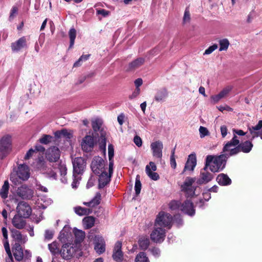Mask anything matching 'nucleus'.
<instances>
[{
  "instance_id": "obj_1",
  "label": "nucleus",
  "mask_w": 262,
  "mask_h": 262,
  "mask_svg": "<svg viewBox=\"0 0 262 262\" xmlns=\"http://www.w3.org/2000/svg\"><path fill=\"white\" fill-rule=\"evenodd\" d=\"M104 160L100 157H95L91 163V168L96 175L99 176L98 188L102 189L109 184L110 177L107 176V167Z\"/></svg>"
},
{
  "instance_id": "obj_2",
  "label": "nucleus",
  "mask_w": 262,
  "mask_h": 262,
  "mask_svg": "<svg viewBox=\"0 0 262 262\" xmlns=\"http://www.w3.org/2000/svg\"><path fill=\"white\" fill-rule=\"evenodd\" d=\"M227 159L222 154L219 156L208 155L206 158L205 165L212 172L222 171L226 164Z\"/></svg>"
},
{
  "instance_id": "obj_3",
  "label": "nucleus",
  "mask_w": 262,
  "mask_h": 262,
  "mask_svg": "<svg viewBox=\"0 0 262 262\" xmlns=\"http://www.w3.org/2000/svg\"><path fill=\"white\" fill-rule=\"evenodd\" d=\"M30 177L29 169L28 165L23 164H19L18 167L11 173L10 181L14 184H19V180L23 181L27 180Z\"/></svg>"
},
{
  "instance_id": "obj_4",
  "label": "nucleus",
  "mask_w": 262,
  "mask_h": 262,
  "mask_svg": "<svg viewBox=\"0 0 262 262\" xmlns=\"http://www.w3.org/2000/svg\"><path fill=\"white\" fill-rule=\"evenodd\" d=\"M12 150V137L5 135L0 139V159L6 157Z\"/></svg>"
},
{
  "instance_id": "obj_5",
  "label": "nucleus",
  "mask_w": 262,
  "mask_h": 262,
  "mask_svg": "<svg viewBox=\"0 0 262 262\" xmlns=\"http://www.w3.org/2000/svg\"><path fill=\"white\" fill-rule=\"evenodd\" d=\"M172 217L169 213L163 211L160 212L157 215L155 226L160 227H166L168 229H170L172 226Z\"/></svg>"
},
{
  "instance_id": "obj_6",
  "label": "nucleus",
  "mask_w": 262,
  "mask_h": 262,
  "mask_svg": "<svg viewBox=\"0 0 262 262\" xmlns=\"http://www.w3.org/2000/svg\"><path fill=\"white\" fill-rule=\"evenodd\" d=\"M17 214L25 219L28 218L32 213V209L28 203L24 201L19 202L16 208Z\"/></svg>"
},
{
  "instance_id": "obj_7",
  "label": "nucleus",
  "mask_w": 262,
  "mask_h": 262,
  "mask_svg": "<svg viewBox=\"0 0 262 262\" xmlns=\"http://www.w3.org/2000/svg\"><path fill=\"white\" fill-rule=\"evenodd\" d=\"M222 152V154L228 159L230 157L235 156L239 152V147L237 145L228 141L224 144Z\"/></svg>"
},
{
  "instance_id": "obj_8",
  "label": "nucleus",
  "mask_w": 262,
  "mask_h": 262,
  "mask_svg": "<svg viewBox=\"0 0 262 262\" xmlns=\"http://www.w3.org/2000/svg\"><path fill=\"white\" fill-rule=\"evenodd\" d=\"M194 181V178L187 177L181 186L182 190L186 193L187 198L191 197L194 194L195 188L192 186Z\"/></svg>"
},
{
  "instance_id": "obj_9",
  "label": "nucleus",
  "mask_w": 262,
  "mask_h": 262,
  "mask_svg": "<svg viewBox=\"0 0 262 262\" xmlns=\"http://www.w3.org/2000/svg\"><path fill=\"white\" fill-rule=\"evenodd\" d=\"M73 173L74 174H82L86 166V161L81 157L75 158L72 161Z\"/></svg>"
},
{
  "instance_id": "obj_10",
  "label": "nucleus",
  "mask_w": 262,
  "mask_h": 262,
  "mask_svg": "<svg viewBox=\"0 0 262 262\" xmlns=\"http://www.w3.org/2000/svg\"><path fill=\"white\" fill-rule=\"evenodd\" d=\"M165 236V230L159 226L155 227L154 230L150 234L151 239L157 243L163 242Z\"/></svg>"
},
{
  "instance_id": "obj_11",
  "label": "nucleus",
  "mask_w": 262,
  "mask_h": 262,
  "mask_svg": "<svg viewBox=\"0 0 262 262\" xmlns=\"http://www.w3.org/2000/svg\"><path fill=\"white\" fill-rule=\"evenodd\" d=\"M208 167L205 165L204 167L201 170L200 178L196 181L198 184H206L212 180L213 175L208 171Z\"/></svg>"
},
{
  "instance_id": "obj_12",
  "label": "nucleus",
  "mask_w": 262,
  "mask_h": 262,
  "mask_svg": "<svg viewBox=\"0 0 262 262\" xmlns=\"http://www.w3.org/2000/svg\"><path fill=\"white\" fill-rule=\"evenodd\" d=\"M16 194L24 200H30L33 195V191L26 185H22L16 190Z\"/></svg>"
},
{
  "instance_id": "obj_13",
  "label": "nucleus",
  "mask_w": 262,
  "mask_h": 262,
  "mask_svg": "<svg viewBox=\"0 0 262 262\" xmlns=\"http://www.w3.org/2000/svg\"><path fill=\"white\" fill-rule=\"evenodd\" d=\"M94 242L96 252L99 254L103 253L105 250V242L103 237L100 235H96Z\"/></svg>"
},
{
  "instance_id": "obj_14",
  "label": "nucleus",
  "mask_w": 262,
  "mask_h": 262,
  "mask_svg": "<svg viewBox=\"0 0 262 262\" xmlns=\"http://www.w3.org/2000/svg\"><path fill=\"white\" fill-rule=\"evenodd\" d=\"M11 233V237L15 242V243H18L19 245L25 244L28 241V238L26 235H23L21 232L16 229H12L10 230Z\"/></svg>"
},
{
  "instance_id": "obj_15",
  "label": "nucleus",
  "mask_w": 262,
  "mask_h": 262,
  "mask_svg": "<svg viewBox=\"0 0 262 262\" xmlns=\"http://www.w3.org/2000/svg\"><path fill=\"white\" fill-rule=\"evenodd\" d=\"M60 156V151L56 146L49 148L46 154V158L50 162H55L58 160Z\"/></svg>"
},
{
  "instance_id": "obj_16",
  "label": "nucleus",
  "mask_w": 262,
  "mask_h": 262,
  "mask_svg": "<svg viewBox=\"0 0 262 262\" xmlns=\"http://www.w3.org/2000/svg\"><path fill=\"white\" fill-rule=\"evenodd\" d=\"M150 148L154 157L161 159L162 157V149L163 145L161 141H157L150 144Z\"/></svg>"
},
{
  "instance_id": "obj_17",
  "label": "nucleus",
  "mask_w": 262,
  "mask_h": 262,
  "mask_svg": "<svg viewBox=\"0 0 262 262\" xmlns=\"http://www.w3.org/2000/svg\"><path fill=\"white\" fill-rule=\"evenodd\" d=\"M81 145L83 151L85 152L92 151L94 145L93 137L90 135L85 136L82 140Z\"/></svg>"
},
{
  "instance_id": "obj_18",
  "label": "nucleus",
  "mask_w": 262,
  "mask_h": 262,
  "mask_svg": "<svg viewBox=\"0 0 262 262\" xmlns=\"http://www.w3.org/2000/svg\"><path fill=\"white\" fill-rule=\"evenodd\" d=\"M180 210L184 213L190 216L194 215L195 213L192 202L188 200L181 204L180 206Z\"/></svg>"
},
{
  "instance_id": "obj_19",
  "label": "nucleus",
  "mask_w": 262,
  "mask_h": 262,
  "mask_svg": "<svg viewBox=\"0 0 262 262\" xmlns=\"http://www.w3.org/2000/svg\"><path fill=\"white\" fill-rule=\"evenodd\" d=\"M27 47V40L25 36L20 37L16 41L12 42L11 45V48L13 52H18L21 49L26 48Z\"/></svg>"
},
{
  "instance_id": "obj_20",
  "label": "nucleus",
  "mask_w": 262,
  "mask_h": 262,
  "mask_svg": "<svg viewBox=\"0 0 262 262\" xmlns=\"http://www.w3.org/2000/svg\"><path fill=\"white\" fill-rule=\"evenodd\" d=\"M157 170V166L154 162H150L149 164L146 165L145 171L147 175L152 180L157 181L160 177L158 173L154 172Z\"/></svg>"
},
{
  "instance_id": "obj_21",
  "label": "nucleus",
  "mask_w": 262,
  "mask_h": 262,
  "mask_svg": "<svg viewBox=\"0 0 262 262\" xmlns=\"http://www.w3.org/2000/svg\"><path fill=\"white\" fill-rule=\"evenodd\" d=\"M75 252V249L71 244H65L62 246L60 251L61 256L64 259H69Z\"/></svg>"
},
{
  "instance_id": "obj_22",
  "label": "nucleus",
  "mask_w": 262,
  "mask_h": 262,
  "mask_svg": "<svg viewBox=\"0 0 262 262\" xmlns=\"http://www.w3.org/2000/svg\"><path fill=\"white\" fill-rule=\"evenodd\" d=\"M122 243L120 241H117L114 247L113 258L118 262H121L123 260V252L121 250Z\"/></svg>"
},
{
  "instance_id": "obj_23",
  "label": "nucleus",
  "mask_w": 262,
  "mask_h": 262,
  "mask_svg": "<svg viewBox=\"0 0 262 262\" xmlns=\"http://www.w3.org/2000/svg\"><path fill=\"white\" fill-rule=\"evenodd\" d=\"M24 217L16 214L12 219V224L17 229H22L24 228L26 225V222Z\"/></svg>"
},
{
  "instance_id": "obj_24",
  "label": "nucleus",
  "mask_w": 262,
  "mask_h": 262,
  "mask_svg": "<svg viewBox=\"0 0 262 262\" xmlns=\"http://www.w3.org/2000/svg\"><path fill=\"white\" fill-rule=\"evenodd\" d=\"M196 165V158L195 154L189 155L187 161L185 164L183 172L185 171H192Z\"/></svg>"
},
{
  "instance_id": "obj_25",
  "label": "nucleus",
  "mask_w": 262,
  "mask_h": 262,
  "mask_svg": "<svg viewBox=\"0 0 262 262\" xmlns=\"http://www.w3.org/2000/svg\"><path fill=\"white\" fill-rule=\"evenodd\" d=\"M12 251L16 260L20 261L23 259L24 254L21 245L18 243H14L12 247Z\"/></svg>"
},
{
  "instance_id": "obj_26",
  "label": "nucleus",
  "mask_w": 262,
  "mask_h": 262,
  "mask_svg": "<svg viewBox=\"0 0 262 262\" xmlns=\"http://www.w3.org/2000/svg\"><path fill=\"white\" fill-rule=\"evenodd\" d=\"M168 96V92L165 88L157 91L154 96V100L158 102H164Z\"/></svg>"
},
{
  "instance_id": "obj_27",
  "label": "nucleus",
  "mask_w": 262,
  "mask_h": 262,
  "mask_svg": "<svg viewBox=\"0 0 262 262\" xmlns=\"http://www.w3.org/2000/svg\"><path fill=\"white\" fill-rule=\"evenodd\" d=\"M143 58H139L129 63L126 70L127 71H133L141 66L144 62Z\"/></svg>"
},
{
  "instance_id": "obj_28",
  "label": "nucleus",
  "mask_w": 262,
  "mask_h": 262,
  "mask_svg": "<svg viewBox=\"0 0 262 262\" xmlns=\"http://www.w3.org/2000/svg\"><path fill=\"white\" fill-rule=\"evenodd\" d=\"M218 183L222 186H227L231 184V180L229 177L224 173H221L216 178Z\"/></svg>"
},
{
  "instance_id": "obj_29",
  "label": "nucleus",
  "mask_w": 262,
  "mask_h": 262,
  "mask_svg": "<svg viewBox=\"0 0 262 262\" xmlns=\"http://www.w3.org/2000/svg\"><path fill=\"white\" fill-rule=\"evenodd\" d=\"M253 147L252 143L249 141H246L243 143H239L238 145V147H239V152L243 151L245 153H248L249 152Z\"/></svg>"
},
{
  "instance_id": "obj_30",
  "label": "nucleus",
  "mask_w": 262,
  "mask_h": 262,
  "mask_svg": "<svg viewBox=\"0 0 262 262\" xmlns=\"http://www.w3.org/2000/svg\"><path fill=\"white\" fill-rule=\"evenodd\" d=\"M54 135L57 138H63L65 139H70L72 137V134L66 129L56 131L55 132Z\"/></svg>"
},
{
  "instance_id": "obj_31",
  "label": "nucleus",
  "mask_w": 262,
  "mask_h": 262,
  "mask_svg": "<svg viewBox=\"0 0 262 262\" xmlns=\"http://www.w3.org/2000/svg\"><path fill=\"white\" fill-rule=\"evenodd\" d=\"M82 221L84 228L88 229L92 228L94 225L95 219L93 216H89L85 217Z\"/></svg>"
},
{
  "instance_id": "obj_32",
  "label": "nucleus",
  "mask_w": 262,
  "mask_h": 262,
  "mask_svg": "<svg viewBox=\"0 0 262 262\" xmlns=\"http://www.w3.org/2000/svg\"><path fill=\"white\" fill-rule=\"evenodd\" d=\"M73 232L75 236V241L76 243H80L85 237V232L81 230H79L76 228H74Z\"/></svg>"
},
{
  "instance_id": "obj_33",
  "label": "nucleus",
  "mask_w": 262,
  "mask_h": 262,
  "mask_svg": "<svg viewBox=\"0 0 262 262\" xmlns=\"http://www.w3.org/2000/svg\"><path fill=\"white\" fill-rule=\"evenodd\" d=\"M9 190V183L7 180H6L0 190V195L2 198L5 199L8 197Z\"/></svg>"
},
{
  "instance_id": "obj_34",
  "label": "nucleus",
  "mask_w": 262,
  "mask_h": 262,
  "mask_svg": "<svg viewBox=\"0 0 262 262\" xmlns=\"http://www.w3.org/2000/svg\"><path fill=\"white\" fill-rule=\"evenodd\" d=\"M74 211L77 214L80 216L89 214L92 212V210L90 209H87L80 206L75 207Z\"/></svg>"
},
{
  "instance_id": "obj_35",
  "label": "nucleus",
  "mask_w": 262,
  "mask_h": 262,
  "mask_svg": "<svg viewBox=\"0 0 262 262\" xmlns=\"http://www.w3.org/2000/svg\"><path fill=\"white\" fill-rule=\"evenodd\" d=\"M219 45H220V48L219 51H226L227 50L230 42L228 39L227 38H224L222 39H220L219 41Z\"/></svg>"
},
{
  "instance_id": "obj_36",
  "label": "nucleus",
  "mask_w": 262,
  "mask_h": 262,
  "mask_svg": "<svg viewBox=\"0 0 262 262\" xmlns=\"http://www.w3.org/2000/svg\"><path fill=\"white\" fill-rule=\"evenodd\" d=\"M103 121L101 119L96 118L92 121V125L93 129L95 132H98L100 130L102 125Z\"/></svg>"
},
{
  "instance_id": "obj_37",
  "label": "nucleus",
  "mask_w": 262,
  "mask_h": 262,
  "mask_svg": "<svg viewBox=\"0 0 262 262\" xmlns=\"http://www.w3.org/2000/svg\"><path fill=\"white\" fill-rule=\"evenodd\" d=\"M262 128V120H260L258 121L257 124L255 126L252 127V128H250V131L251 134L253 135V138L254 137L258 136V133L256 132V131L259 130Z\"/></svg>"
},
{
  "instance_id": "obj_38",
  "label": "nucleus",
  "mask_w": 262,
  "mask_h": 262,
  "mask_svg": "<svg viewBox=\"0 0 262 262\" xmlns=\"http://www.w3.org/2000/svg\"><path fill=\"white\" fill-rule=\"evenodd\" d=\"M69 35L70 40L69 48H71L74 44L75 39L76 36V30L74 28H71L69 32Z\"/></svg>"
},
{
  "instance_id": "obj_39",
  "label": "nucleus",
  "mask_w": 262,
  "mask_h": 262,
  "mask_svg": "<svg viewBox=\"0 0 262 262\" xmlns=\"http://www.w3.org/2000/svg\"><path fill=\"white\" fill-rule=\"evenodd\" d=\"M149 239L146 237H142L139 240L140 247L143 249H146L149 245Z\"/></svg>"
},
{
  "instance_id": "obj_40",
  "label": "nucleus",
  "mask_w": 262,
  "mask_h": 262,
  "mask_svg": "<svg viewBox=\"0 0 262 262\" xmlns=\"http://www.w3.org/2000/svg\"><path fill=\"white\" fill-rule=\"evenodd\" d=\"M48 248L52 254L55 255L58 253L59 248L57 242H53L48 245Z\"/></svg>"
},
{
  "instance_id": "obj_41",
  "label": "nucleus",
  "mask_w": 262,
  "mask_h": 262,
  "mask_svg": "<svg viewBox=\"0 0 262 262\" xmlns=\"http://www.w3.org/2000/svg\"><path fill=\"white\" fill-rule=\"evenodd\" d=\"M53 139V137L49 135H43L39 139V141L40 143L43 144H48L52 142Z\"/></svg>"
},
{
  "instance_id": "obj_42",
  "label": "nucleus",
  "mask_w": 262,
  "mask_h": 262,
  "mask_svg": "<svg viewBox=\"0 0 262 262\" xmlns=\"http://www.w3.org/2000/svg\"><path fill=\"white\" fill-rule=\"evenodd\" d=\"M101 200V195L99 192H97L95 197L90 201V204L92 205V207H95L100 204Z\"/></svg>"
},
{
  "instance_id": "obj_43",
  "label": "nucleus",
  "mask_w": 262,
  "mask_h": 262,
  "mask_svg": "<svg viewBox=\"0 0 262 262\" xmlns=\"http://www.w3.org/2000/svg\"><path fill=\"white\" fill-rule=\"evenodd\" d=\"M135 262H149L144 252H140L135 258Z\"/></svg>"
},
{
  "instance_id": "obj_44",
  "label": "nucleus",
  "mask_w": 262,
  "mask_h": 262,
  "mask_svg": "<svg viewBox=\"0 0 262 262\" xmlns=\"http://www.w3.org/2000/svg\"><path fill=\"white\" fill-rule=\"evenodd\" d=\"M141 189V183L140 180V176L137 175L136 178L135 190L136 195L140 194Z\"/></svg>"
},
{
  "instance_id": "obj_45",
  "label": "nucleus",
  "mask_w": 262,
  "mask_h": 262,
  "mask_svg": "<svg viewBox=\"0 0 262 262\" xmlns=\"http://www.w3.org/2000/svg\"><path fill=\"white\" fill-rule=\"evenodd\" d=\"M199 133L201 138H203L205 136H209L210 133L208 129L204 126H201L199 128Z\"/></svg>"
},
{
  "instance_id": "obj_46",
  "label": "nucleus",
  "mask_w": 262,
  "mask_h": 262,
  "mask_svg": "<svg viewBox=\"0 0 262 262\" xmlns=\"http://www.w3.org/2000/svg\"><path fill=\"white\" fill-rule=\"evenodd\" d=\"M232 89L233 87L231 85L227 86L219 94L221 96V97L223 98L228 94V93L232 90Z\"/></svg>"
},
{
  "instance_id": "obj_47",
  "label": "nucleus",
  "mask_w": 262,
  "mask_h": 262,
  "mask_svg": "<svg viewBox=\"0 0 262 262\" xmlns=\"http://www.w3.org/2000/svg\"><path fill=\"white\" fill-rule=\"evenodd\" d=\"M43 173L46 177L49 178H52L53 179H56V173L52 169H48L46 171H45Z\"/></svg>"
},
{
  "instance_id": "obj_48",
  "label": "nucleus",
  "mask_w": 262,
  "mask_h": 262,
  "mask_svg": "<svg viewBox=\"0 0 262 262\" xmlns=\"http://www.w3.org/2000/svg\"><path fill=\"white\" fill-rule=\"evenodd\" d=\"M58 169L60 173L61 176H66L67 173V168L64 164H60L58 165Z\"/></svg>"
},
{
  "instance_id": "obj_49",
  "label": "nucleus",
  "mask_w": 262,
  "mask_h": 262,
  "mask_svg": "<svg viewBox=\"0 0 262 262\" xmlns=\"http://www.w3.org/2000/svg\"><path fill=\"white\" fill-rule=\"evenodd\" d=\"M218 46L217 44H214L211 46H210L207 48L204 52V55H209L212 53L214 50L217 49Z\"/></svg>"
},
{
  "instance_id": "obj_50",
  "label": "nucleus",
  "mask_w": 262,
  "mask_h": 262,
  "mask_svg": "<svg viewBox=\"0 0 262 262\" xmlns=\"http://www.w3.org/2000/svg\"><path fill=\"white\" fill-rule=\"evenodd\" d=\"M78 175V174H74V173L73 174V181L72 183V187L73 188H76L79 184L80 178L77 176Z\"/></svg>"
},
{
  "instance_id": "obj_51",
  "label": "nucleus",
  "mask_w": 262,
  "mask_h": 262,
  "mask_svg": "<svg viewBox=\"0 0 262 262\" xmlns=\"http://www.w3.org/2000/svg\"><path fill=\"white\" fill-rule=\"evenodd\" d=\"M113 159L111 160H109V167H108V173L107 172V176L110 177V180H111V178L113 172Z\"/></svg>"
},
{
  "instance_id": "obj_52",
  "label": "nucleus",
  "mask_w": 262,
  "mask_h": 262,
  "mask_svg": "<svg viewBox=\"0 0 262 262\" xmlns=\"http://www.w3.org/2000/svg\"><path fill=\"white\" fill-rule=\"evenodd\" d=\"M169 208L171 210H176L181 206H180V203L178 201H172L169 203Z\"/></svg>"
},
{
  "instance_id": "obj_53",
  "label": "nucleus",
  "mask_w": 262,
  "mask_h": 262,
  "mask_svg": "<svg viewBox=\"0 0 262 262\" xmlns=\"http://www.w3.org/2000/svg\"><path fill=\"white\" fill-rule=\"evenodd\" d=\"M190 19V17L189 9H188V8H187L185 9V11L184 12V17H183V21L184 23H187V22L189 21Z\"/></svg>"
},
{
  "instance_id": "obj_54",
  "label": "nucleus",
  "mask_w": 262,
  "mask_h": 262,
  "mask_svg": "<svg viewBox=\"0 0 262 262\" xmlns=\"http://www.w3.org/2000/svg\"><path fill=\"white\" fill-rule=\"evenodd\" d=\"M108 155L109 160L113 159L114 157V147L113 145L110 144L108 146Z\"/></svg>"
},
{
  "instance_id": "obj_55",
  "label": "nucleus",
  "mask_w": 262,
  "mask_h": 262,
  "mask_svg": "<svg viewBox=\"0 0 262 262\" xmlns=\"http://www.w3.org/2000/svg\"><path fill=\"white\" fill-rule=\"evenodd\" d=\"M53 232L49 230H46L45 233V238L46 239L50 240L53 238Z\"/></svg>"
},
{
  "instance_id": "obj_56",
  "label": "nucleus",
  "mask_w": 262,
  "mask_h": 262,
  "mask_svg": "<svg viewBox=\"0 0 262 262\" xmlns=\"http://www.w3.org/2000/svg\"><path fill=\"white\" fill-rule=\"evenodd\" d=\"M35 152V150H34L33 148H30L26 153L24 159L25 160H29L30 158L32 157L33 154Z\"/></svg>"
},
{
  "instance_id": "obj_57",
  "label": "nucleus",
  "mask_w": 262,
  "mask_h": 262,
  "mask_svg": "<svg viewBox=\"0 0 262 262\" xmlns=\"http://www.w3.org/2000/svg\"><path fill=\"white\" fill-rule=\"evenodd\" d=\"M140 93V89L137 88L132 93V94L129 96L130 99H134L136 98Z\"/></svg>"
},
{
  "instance_id": "obj_58",
  "label": "nucleus",
  "mask_w": 262,
  "mask_h": 262,
  "mask_svg": "<svg viewBox=\"0 0 262 262\" xmlns=\"http://www.w3.org/2000/svg\"><path fill=\"white\" fill-rule=\"evenodd\" d=\"M4 246L7 254L12 253L10 248L9 243L8 239L4 240Z\"/></svg>"
},
{
  "instance_id": "obj_59",
  "label": "nucleus",
  "mask_w": 262,
  "mask_h": 262,
  "mask_svg": "<svg viewBox=\"0 0 262 262\" xmlns=\"http://www.w3.org/2000/svg\"><path fill=\"white\" fill-rule=\"evenodd\" d=\"M222 138H225L227 135V127L226 125H223L220 127Z\"/></svg>"
},
{
  "instance_id": "obj_60",
  "label": "nucleus",
  "mask_w": 262,
  "mask_h": 262,
  "mask_svg": "<svg viewBox=\"0 0 262 262\" xmlns=\"http://www.w3.org/2000/svg\"><path fill=\"white\" fill-rule=\"evenodd\" d=\"M110 12L105 9H99L97 10V14L101 15L103 17H106L108 15Z\"/></svg>"
},
{
  "instance_id": "obj_61",
  "label": "nucleus",
  "mask_w": 262,
  "mask_h": 262,
  "mask_svg": "<svg viewBox=\"0 0 262 262\" xmlns=\"http://www.w3.org/2000/svg\"><path fill=\"white\" fill-rule=\"evenodd\" d=\"M134 143H135V144L137 146L140 147V146H142V139H141V138L140 137H139L138 136H136L134 137Z\"/></svg>"
},
{
  "instance_id": "obj_62",
  "label": "nucleus",
  "mask_w": 262,
  "mask_h": 262,
  "mask_svg": "<svg viewBox=\"0 0 262 262\" xmlns=\"http://www.w3.org/2000/svg\"><path fill=\"white\" fill-rule=\"evenodd\" d=\"M152 254L155 257H159L160 255V250L159 248H153L150 249Z\"/></svg>"
},
{
  "instance_id": "obj_63",
  "label": "nucleus",
  "mask_w": 262,
  "mask_h": 262,
  "mask_svg": "<svg viewBox=\"0 0 262 262\" xmlns=\"http://www.w3.org/2000/svg\"><path fill=\"white\" fill-rule=\"evenodd\" d=\"M217 108L221 112H223L224 111H232L233 110L231 107L226 105L224 106L220 105L219 106H217Z\"/></svg>"
},
{
  "instance_id": "obj_64",
  "label": "nucleus",
  "mask_w": 262,
  "mask_h": 262,
  "mask_svg": "<svg viewBox=\"0 0 262 262\" xmlns=\"http://www.w3.org/2000/svg\"><path fill=\"white\" fill-rule=\"evenodd\" d=\"M222 98L219 94L211 97V99L214 103H217Z\"/></svg>"
}]
</instances>
